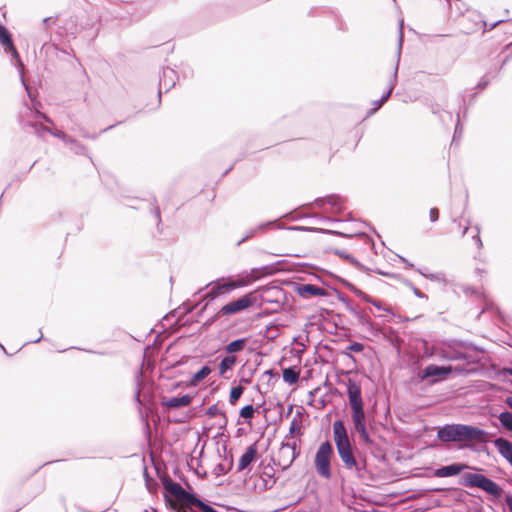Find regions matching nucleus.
<instances>
[{
    "mask_svg": "<svg viewBox=\"0 0 512 512\" xmlns=\"http://www.w3.org/2000/svg\"><path fill=\"white\" fill-rule=\"evenodd\" d=\"M333 436L338 455L348 470H354L359 478L364 477L367 464L366 459L357 461L344 423L336 420L333 423Z\"/></svg>",
    "mask_w": 512,
    "mask_h": 512,
    "instance_id": "obj_1",
    "label": "nucleus"
},
{
    "mask_svg": "<svg viewBox=\"0 0 512 512\" xmlns=\"http://www.w3.org/2000/svg\"><path fill=\"white\" fill-rule=\"evenodd\" d=\"M347 395L351 407V416L354 429L356 432L359 433L360 438L364 443L371 444L372 440L366 429V416L364 412V403L361 395V387L359 384H357L355 381L351 379L348 380Z\"/></svg>",
    "mask_w": 512,
    "mask_h": 512,
    "instance_id": "obj_2",
    "label": "nucleus"
},
{
    "mask_svg": "<svg viewBox=\"0 0 512 512\" xmlns=\"http://www.w3.org/2000/svg\"><path fill=\"white\" fill-rule=\"evenodd\" d=\"M487 433L475 426L464 424H448L440 428L437 437L443 442H485Z\"/></svg>",
    "mask_w": 512,
    "mask_h": 512,
    "instance_id": "obj_3",
    "label": "nucleus"
},
{
    "mask_svg": "<svg viewBox=\"0 0 512 512\" xmlns=\"http://www.w3.org/2000/svg\"><path fill=\"white\" fill-rule=\"evenodd\" d=\"M38 105H40L39 102L32 100V107L25 106L19 113V122L23 129L29 130L39 138H43L45 131H49V128L44 126L42 121L49 124H53V121L38 110Z\"/></svg>",
    "mask_w": 512,
    "mask_h": 512,
    "instance_id": "obj_4",
    "label": "nucleus"
},
{
    "mask_svg": "<svg viewBox=\"0 0 512 512\" xmlns=\"http://www.w3.org/2000/svg\"><path fill=\"white\" fill-rule=\"evenodd\" d=\"M460 485L468 488H479L496 498L502 494V489L497 483L478 473H465L461 477Z\"/></svg>",
    "mask_w": 512,
    "mask_h": 512,
    "instance_id": "obj_5",
    "label": "nucleus"
},
{
    "mask_svg": "<svg viewBox=\"0 0 512 512\" xmlns=\"http://www.w3.org/2000/svg\"><path fill=\"white\" fill-rule=\"evenodd\" d=\"M300 454V440L284 438L275 458V464L287 470Z\"/></svg>",
    "mask_w": 512,
    "mask_h": 512,
    "instance_id": "obj_6",
    "label": "nucleus"
},
{
    "mask_svg": "<svg viewBox=\"0 0 512 512\" xmlns=\"http://www.w3.org/2000/svg\"><path fill=\"white\" fill-rule=\"evenodd\" d=\"M333 454V446L329 441L321 443L316 452L314 465L317 473L324 479H330L332 476L331 458Z\"/></svg>",
    "mask_w": 512,
    "mask_h": 512,
    "instance_id": "obj_7",
    "label": "nucleus"
},
{
    "mask_svg": "<svg viewBox=\"0 0 512 512\" xmlns=\"http://www.w3.org/2000/svg\"><path fill=\"white\" fill-rule=\"evenodd\" d=\"M253 302L254 300L250 295H245L236 301L230 302L222 306L220 310L217 312L216 317L232 315L243 310H246L247 308L253 305Z\"/></svg>",
    "mask_w": 512,
    "mask_h": 512,
    "instance_id": "obj_8",
    "label": "nucleus"
},
{
    "mask_svg": "<svg viewBox=\"0 0 512 512\" xmlns=\"http://www.w3.org/2000/svg\"><path fill=\"white\" fill-rule=\"evenodd\" d=\"M402 43H403V21H401L400 24H399V39H398V50H397L396 65H395L392 77H391V79H390V81L388 83V89H387L386 93L383 94V96L380 98L381 100H383L384 103L390 97V95H391V93H392V91H393V89L395 87V84L397 82L398 66H399V61H400V56H401Z\"/></svg>",
    "mask_w": 512,
    "mask_h": 512,
    "instance_id": "obj_9",
    "label": "nucleus"
},
{
    "mask_svg": "<svg viewBox=\"0 0 512 512\" xmlns=\"http://www.w3.org/2000/svg\"><path fill=\"white\" fill-rule=\"evenodd\" d=\"M177 73L175 70L167 67L162 70L159 80V96H161L162 91L168 92L172 89L177 81Z\"/></svg>",
    "mask_w": 512,
    "mask_h": 512,
    "instance_id": "obj_10",
    "label": "nucleus"
},
{
    "mask_svg": "<svg viewBox=\"0 0 512 512\" xmlns=\"http://www.w3.org/2000/svg\"><path fill=\"white\" fill-rule=\"evenodd\" d=\"M0 43L3 46H5L6 52L10 53L11 56L17 60L19 66L22 68L23 64H22L19 54L13 44L11 35H10L9 31L2 24H0Z\"/></svg>",
    "mask_w": 512,
    "mask_h": 512,
    "instance_id": "obj_11",
    "label": "nucleus"
},
{
    "mask_svg": "<svg viewBox=\"0 0 512 512\" xmlns=\"http://www.w3.org/2000/svg\"><path fill=\"white\" fill-rule=\"evenodd\" d=\"M468 466L463 463H453L451 465L443 466L434 471V476L439 478L452 477L467 469Z\"/></svg>",
    "mask_w": 512,
    "mask_h": 512,
    "instance_id": "obj_12",
    "label": "nucleus"
},
{
    "mask_svg": "<svg viewBox=\"0 0 512 512\" xmlns=\"http://www.w3.org/2000/svg\"><path fill=\"white\" fill-rule=\"evenodd\" d=\"M493 443L499 454L512 466V442L503 437H499L496 438Z\"/></svg>",
    "mask_w": 512,
    "mask_h": 512,
    "instance_id": "obj_13",
    "label": "nucleus"
},
{
    "mask_svg": "<svg viewBox=\"0 0 512 512\" xmlns=\"http://www.w3.org/2000/svg\"><path fill=\"white\" fill-rule=\"evenodd\" d=\"M237 287H239V284L237 282L217 284V285L213 286L212 289L206 294L205 299L210 300V301L214 300L219 295L225 294Z\"/></svg>",
    "mask_w": 512,
    "mask_h": 512,
    "instance_id": "obj_14",
    "label": "nucleus"
},
{
    "mask_svg": "<svg viewBox=\"0 0 512 512\" xmlns=\"http://www.w3.org/2000/svg\"><path fill=\"white\" fill-rule=\"evenodd\" d=\"M297 291L303 298L326 295L325 289L313 284H302L298 287Z\"/></svg>",
    "mask_w": 512,
    "mask_h": 512,
    "instance_id": "obj_15",
    "label": "nucleus"
},
{
    "mask_svg": "<svg viewBox=\"0 0 512 512\" xmlns=\"http://www.w3.org/2000/svg\"><path fill=\"white\" fill-rule=\"evenodd\" d=\"M452 368L450 366L444 367V366H437L434 364L428 365L422 373V378H430V377H439L448 375L451 373Z\"/></svg>",
    "mask_w": 512,
    "mask_h": 512,
    "instance_id": "obj_16",
    "label": "nucleus"
},
{
    "mask_svg": "<svg viewBox=\"0 0 512 512\" xmlns=\"http://www.w3.org/2000/svg\"><path fill=\"white\" fill-rule=\"evenodd\" d=\"M257 448L256 445L253 444L249 446L244 454L240 457L238 464V471H244L256 458Z\"/></svg>",
    "mask_w": 512,
    "mask_h": 512,
    "instance_id": "obj_17",
    "label": "nucleus"
},
{
    "mask_svg": "<svg viewBox=\"0 0 512 512\" xmlns=\"http://www.w3.org/2000/svg\"><path fill=\"white\" fill-rule=\"evenodd\" d=\"M165 490L174 496L178 501H182L187 496V491L184 490L180 484L172 481L171 479L164 481Z\"/></svg>",
    "mask_w": 512,
    "mask_h": 512,
    "instance_id": "obj_18",
    "label": "nucleus"
},
{
    "mask_svg": "<svg viewBox=\"0 0 512 512\" xmlns=\"http://www.w3.org/2000/svg\"><path fill=\"white\" fill-rule=\"evenodd\" d=\"M192 401L189 395H183L181 397H171L163 401V405L169 409H178L181 407L188 406Z\"/></svg>",
    "mask_w": 512,
    "mask_h": 512,
    "instance_id": "obj_19",
    "label": "nucleus"
},
{
    "mask_svg": "<svg viewBox=\"0 0 512 512\" xmlns=\"http://www.w3.org/2000/svg\"><path fill=\"white\" fill-rule=\"evenodd\" d=\"M276 226V221H268L264 223H260L254 228H251L249 231H247L246 235L238 241V245L242 244L243 242L247 241L248 239L255 236L257 233L265 232L269 228H273Z\"/></svg>",
    "mask_w": 512,
    "mask_h": 512,
    "instance_id": "obj_20",
    "label": "nucleus"
},
{
    "mask_svg": "<svg viewBox=\"0 0 512 512\" xmlns=\"http://www.w3.org/2000/svg\"><path fill=\"white\" fill-rule=\"evenodd\" d=\"M316 204L320 207H324L326 204L334 208L335 213H339L343 209L342 200L339 196L330 195L325 198L317 199Z\"/></svg>",
    "mask_w": 512,
    "mask_h": 512,
    "instance_id": "obj_21",
    "label": "nucleus"
},
{
    "mask_svg": "<svg viewBox=\"0 0 512 512\" xmlns=\"http://www.w3.org/2000/svg\"><path fill=\"white\" fill-rule=\"evenodd\" d=\"M236 363L237 358L235 355L227 354L225 357H223L218 365L219 376L226 378V373L232 370Z\"/></svg>",
    "mask_w": 512,
    "mask_h": 512,
    "instance_id": "obj_22",
    "label": "nucleus"
},
{
    "mask_svg": "<svg viewBox=\"0 0 512 512\" xmlns=\"http://www.w3.org/2000/svg\"><path fill=\"white\" fill-rule=\"evenodd\" d=\"M247 342H248L247 338L236 339V340L230 342L229 344H227L224 347V350L229 355H235V354H237L239 352H242L244 350Z\"/></svg>",
    "mask_w": 512,
    "mask_h": 512,
    "instance_id": "obj_23",
    "label": "nucleus"
},
{
    "mask_svg": "<svg viewBox=\"0 0 512 512\" xmlns=\"http://www.w3.org/2000/svg\"><path fill=\"white\" fill-rule=\"evenodd\" d=\"M283 380L289 384L293 385L295 384L299 379V371H297L295 368H286L283 370L282 373Z\"/></svg>",
    "mask_w": 512,
    "mask_h": 512,
    "instance_id": "obj_24",
    "label": "nucleus"
},
{
    "mask_svg": "<svg viewBox=\"0 0 512 512\" xmlns=\"http://www.w3.org/2000/svg\"><path fill=\"white\" fill-rule=\"evenodd\" d=\"M211 373V368L207 365L203 366L198 372L193 374L190 379V384L196 386L200 381L205 379Z\"/></svg>",
    "mask_w": 512,
    "mask_h": 512,
    "instance_id": "obj_25",
    "label": "nucleus"
},
{
    "mask_svg": "<svg viewBox=\"0 0 512 512\" xmlns=\"http://www.w3.org/2000/svg\"><path fill=\"white\" fill-rule=\"evenodd\" d=\"M498 420L502 427L512 433V413L509 411L501 412L498 416Z\"/></svg>",
    "mask_w": 512,
    "mask_h": 512,
    "instance_id": "obj_26",
    "label": "nucleus"
},
{
    "mask_svg": "<svg viewBox=\"0 0 512 512\" xmlns=\"http://www.w3.org/2000/svg\"><path fill=\"white\" fill-rule=\"evenodd\" d=\"M301 433V422L300 420L293 418L290 424L289 433L284 438H288V440H294L293 436L295 434Z\"/></svg>",
    "mask_w": 512,
    "mask_h": 512,
    "instance_id": "obj_27",
    "label": "nucleus"
},
{
    "mask_svg": "<svg viewBox=\"0 0 512 512\" xmlns=\"http://www.w3.org/2000/svg\"><path fill=\"white\" fill-rule=\"evenodd\" d=\"M181 502L196 506L200 509H202L203 506H205V502H203L201 499H199L196 495L188 493L185 498L182 499Z\"/></svg>",
    "mask_w": 512,
    "mask_h": 512,
    "instance_id": "obj_28",
    "label": "nucleus"
},
{
    "mask_svg": "<svg viewBox=\"0 0 512 512\" xmlns=\"http://www.w3.org/2000/svg\"><path fill=\"white\" fill-rule=\"evenodd\" d=\"M67 146L70 148L71 151H73L76 154H84L86 151V148L73 138L69 139Z\"/></svg>",
    "mask_w": 512,
    "mask_h": 512,
    "instance_id": "obj_29",
    "label": "nucleus"
},
{
    "mask_svg": "<svg viewBox=\"0 0 512 512\" xmlns=\"http://www.w3.org/2000/svg\"><path fill=\"white\" fill-rule=\"evenodd\" d=\"M244 388L242 386L233 387L230 391L229 402L234 405L243 394Z\"/></svg>",
    "mask_w": 512,
    "mask_h": 512,
    "instance_id": "obj_30",
    "label": "nucleus"
},
{
    "mask_svg": "<svg viewBox=\"0 0 512 512\" xmlns=\"http://www.w3.org/2000/svg\"><path fill=\"white\" fill-rule=\"evenodd\" d=\"M471 229H472V232H473L472 240L474 241V243H475V245L477 246L478 249H482L483 242H482L481 237H480V232H481L480 226L477 224V225H474Z\"/></svg>",
    "mask_w": 512,
    "mask_h": 512,
    "instance_id": "obj_31",
    "label": "nucleus"
},
{
    "mask_svg": "<svg viewBox=\"0 0 512 512\" xmlns=\"http://www.w3.org/2000/svg\"><path fill=\"white\" fill-rule=\"evenodd\" d=\"M206 414L211 418L220 415L223 418L224 424H226L227 422L225 414L218 408L217 405H212L208 407V409L206 410Z\"/></svg>",
    "mask_w": 512,
    "mask_h": 512,
    "instance_id": "obj_32",
    "label": "nucleus"
},
{
    "mask_svg": "<svg viewBox=\"0 0 512 512\" xmlns=\"http://www.w3.org/2000/svg\"><path fill=\"white\" fill-rule=\"evenodd\" d=\"M254 407L251 404L244 406L240 411V416L244 419H251L254 416Z\"/></svg>",
    "mask_w": 512,
    "mask_h": 512,
    "instance_id": "obj_33",
    "label": "nucleus"
},
{
    "mask_svg": "<svg viewBox=\"0 0 512 512\" xmlns=\"http://www.w3.org/2000/svg\"><path fill=\"white\" fill-rule=\"evenodd\" d=\"M425 278L431 280V281H436V282H439V283H446V278H445V275L443 273H429L428 275H425Z\"/></svg>",
    "mask_w": 512,
    "mask_h": 512,
    "instance_id": "obj_34",
    "label": "nucleus"
},
{
    "mask_svg": "<svg viewBox=\"0 0 512 512\" xmlns=\"http://www.w3.org/2000/svg\"><path fill=\"white\" fill-rule=\"evenodd\" d=\"M46 133H49L51 135H53L54 137H57V138H60L61 140L64 141V143L67 145V143L69 142V139H71V137H69L66 133H64L63 131H52L50 128H49V131H45V134Z\"/></svg>",
    "mask_w": 512,
    "mask_h": 512,
    "instance_id": "obj_35",
    "label": "nucleus"
},
{
    "mask_svg": "<svg viewBox=\"0 0 512 512\" xmlns=\"http://www.w3.org/2000/svg\"><path fill=\"white\" fill-rule=\"evenodd\" d=\"M141 377H142V370L139 369V370H137V373H136L137 391H136L135 398H136L137 401H140L139 398H140Z\"/></svg>",
    "mask_w": 512,
    "mask_h": 512,
    "instance_id": "obj_36",
    "label": "nucleus"
},
{
    "mask_svg": "<svg viewBox=\"0 0 512 512\" xmlns=\"http://www.w3.org/2000/svg\"><path fill=\"white\" fill-rule=\"evenodd\" d=\"M364 349V346L362 343H359V342H354V343H351L348 347H347V350L351 351V352H355V353H359L361 351H363Z\"/></svg>",
    "mask_w": 512,
    "mask_h": 512,
    "instance_id": "obj_37",
    "label": "nucleus"
},
{
    "mask_svg": "<svg viewBox=\"0 0 512 512\" xmlns=\"http://www.w3.org/2000/svg\"><path fill=\"white\" fill-rule=\"evenodd\" d=\"M354 293L357 297L361 298L362 300H364L368 303H370V301L372 299L369 295H367L366 293H364L363 291H361L359 289H355Z\"/></svg>",
    "mask_w": 512,
    "mask_h": 512,
    "instance_id": "obj_38",
    "label": "nucleus"
},
{
    "mask_svg": "<svg viewBox=\"0 0 512 512\" xmlns=\"http://www.w3.org/2000/svg\"><path fill=\"white\" fill-rule=\"evenodd\" d=\"M354 293L357 297L361 298L362 300H364L368 303H370V301L372 299L369 295H367L366 293H364L363 291H361L359 289H355Z\"/></svg>",
    "mask_w": 512,
    "mask_h": 512,
    "instance_id": "obj_39",
    "label": "nucleus"
},
{
    "mask_svg": "<svg viewBox=\"0 0 512 512\" xmlns=\"http://www.w3.org/2000/svg\"><path fill=\"white\" fill-rule=\"evenodd\" d=\"M370 303L375 307L377 308L378 310H384L388 313H392V310L391 308H388V307H383L381 305V302L377 301V300H374V299H371Z\"/></svg>",
    "mask_w": 512,
    "mask_h": 512,
    "instance_id": "obj_40",
    "label": "nucleus"
},
{
    "mask_svg": "<svg viewBox=\"0 0 512 512\" xmlns=\"http://www.w3.org/2000/svg\"><path fill=\"white\" fill-rule=\"evenodd\" d=\"M429 218H430L431 222H436L439 219V211L437 208L430 209Z\"/></svg>",
    "mask_w": 512,
    "mask_h": 512,
    "instance_id": "obj_41",
    "label": "nucleus"
},
{
    "mask_svg": "<svg viewBox=\"0 0 512 512\" xmlns=\"http://www.w3.org/2000/svg\"><path fill=\"white\" fill-rule=\"evenodd\" d=\"M359 322L364 326L372 328V322L367 316L359 315Z\"/></svg>",
    "mask_w": 512,
    "mask_h": 512,
    "instance_id": "obj_42",
    "label": "nucleus"
},
{
    "mask_svg": "<svg viewBox=\"0 0 512 512\" xmlns=\"http://www.w3.org/2000/svg\"><path fill=\"white\" fill-rule=\"evenodd\" d=\"M323 232H326V233H329V234H333V235L342 236V237H346V238H349V237L353 236L352 234H348V233H344V232H340V231H335V230H323Z\"/></svg>",
    "mask_w": 512,
    "mask_h": 512,
    "instance_id": "obj_43",
    "label": "nucleus"
},
{
    "mask_svg": "<svg viewBox=\"0 0 512 512\" xmlns=\"http://www.w3.org/2000/svg\"><path fill=\"white\" fill-rule=\"evenodd\" d=\"M383 104L384 102L381 99L374 101L373 108L371 109V114L376 112Z\"/></svg>",
    "mask_w": 512,
    "mask_h": 512,
    "instance_id": "obj_44",
    "label": "nucleus"
},
{
    "mask_svg": "<svg viewBox=\"0 0 512 512\" xmlns=\"http://www.w3.org/2000/svg\"><path fill=\"white\" fill-rule=\"evenodd\" d=\"M471 221L467 220L466 224L462 227L461 236H464L470 229Z\"/></svg>",
    "mask_w": 512,
    "mask_h": 512,
    "instance_id": "obj_45",
    "label": "nucleus"
},
{
    "mask_svg": "<svg viewBox=\"0 0 512 512\" xmlns=\"http://www.w3.org/2000/svg\"><path fill=\"white\" fill-rule=\"evenodd\" d=\"M21 81H22V84H23V86L25 87V89H26V91H27L28 95H29V96H31V94H30V89H29L28 85L25 83V80H24V74H23V71H21Z\"/></svg>",
    "mask_w": 512,
    "mask_h": 512,
    "instance_id": "obj_46",
    "label": "nucleus"
},
{
    "mask_svg": "<svg viewBox=\"0 0 512 512\" xmlns=\"http://www.w3.org/2000/svg\"><path fill=\"white\" fill-rule=\"evenodd\" d=\"M448 358L451 360H459V359H463L464 355L462 353H456L455 355L449 356Z\"/></svg>",
    "mask_w": 512,
    "mask_h": 512,
    "instance_id": "obj_47",
    "label": "nucleus"
},
{
    "mask_svg": "<svg viewBox=\"0 0 512 512\" xmlns=\"http://www.w3.org/2000/svg\"><path fill=\"white\" fill-rule=\"evenodd\" d=\"M43 23L45 25H50V24H54L55 23V20L52 18V17H47V18H44L43 19Z\"/></svg>",
    "mask_w": 512,
    "mask_h": 512,
    "instance_id": "obj_48",
    "label": "nucleus"
},
{
    "mask_svg": "<svg viewBox=\"0 0 512 512\" xmlns=\"http://www.w3.org/2000/svg\"><path fill=\"white\" fill-rule=\"evenodd\" d=\"M414 294L418 297V298H424L425 295L420 291L418 290L417 288H414Z\"/></svg>",
    "mask_w": 512,
    "mask_h": 512,
    "instance_id": "obj_49",
    "label": "nucleus"
},
{
    "mask_svg": "<svg viewBox=\"0 0 512 512\" xmlns=\"http://www.w3.org/2000/svg\"><path fill=\"white\" fill-rule=\"evenodd\" d=\"M505 403L512 409V396L507 397Z\"/></svg>",
    "mask_w": 512,
    "mask_h": 512,
    "instance_id": "obj_50",
    "label": "nucleus"
},
{
    "mask_svg": "<svg viewBox=\"0 0 512 512\" xmlns=\"http://www.w3.org/2000/svg\"><path fill=\"white\" fill-rule=\"evenodd\" d=\"M461 129L462 128L460 127V124L458 122L457 125H456V128H455V134H457L458 132L460 133ZM455 138H456V135H454L453 141H455Z\"/></svg>",
    "mask_w": 512,
    "mask_h": 512,
    "instance_id": "obj_51",
    "label": "nucleus"
},
{
    "mask_svg": "<svg viewBox=\"0 0 512 512\" xmlns=\"http://www.w3.org/2000/svg\"><path fill=\"white\" fill-rule=\"evenodd\" d=\"M507 505L509 508V512H512V498L511 497L507 498Z\"/></svg>",
    "mask_w": 512,
    "mask_h": 512,
    "instance_id": "obj_52",
    "label": "nucleus"
},
{
    "mask_svg": "<svg viewBox=\"0 0 512 512\" xmlns=\"http://www.w3.org/2000/svg\"><path fill=\"white\" fill-rule=\"evenodd\" d=\"M42 338H43L42 331H41V330H39V337H38L37 339H35L33 342H34V343H37V342H39Z\"/></svg>",
    "mask_w": 512,
    "mask_h": 512,
    "instance_id": "obj_53",
    "label": "nucleus"
},
{
    "mask_svg": "<svg viewBox=\"0 0 512 512\" xmlns=\"http://www.w3.org/2000/svg\"><path fill=\"white\" fill-rule=\"evenodd\" d=\"M155 216L160 221V210H159V208L155 209Z\"/></svg>",
    "mask_w": 512,
    "mask_h": 512,
    "instance_id": "obj_54",
    "label": "nucleus"
},
{
    "mask_svg": "<svg viewBox=\"0 0 512 512\" xmlns=\"http://www.w3.org/2000/svg\"><path fill=\"white\" fill-rule=\"evenodd\" d=\"M401 260L409 267H413V264L409 263L405 258L401 257Z\"/></svg>",
    "mask_w": 512,
    "mask_h": 512,
    "instance_id": "obj_55",
    "label": "nucleus"
},
{
    "mask_svg": "<svg viewBox=\"0 0 512 512\" xmlns=\"http://www.w3.org/2000/svg\"><path fill=\"white\" fill-rule=\"evenodd\" d=\"M417 271L425 277V275H428L429 273H426V271L422 270V269H417Z\"/></svg>",
    "mask_w": 512,
    "mask_h": 512,
    "instance_id": "obj_56",
    "label": "nucleus"
},
{
    "mask_svg": "<svg viewBox=\"0 0 512 512\" xmlns=\"http://www.w3.org/2000/svg\"><path fill=\"white\" fill-rule=\"evenodd\" d=\"M505 372H506L508 375L512 376V368H508V369H506V370H505Z\"/></svg>",
    "mask_w": 512,
    "mask_h": 512,
    "instance_id": "obj_57",
    "label": "nucleus"
},
{
    "mask_svg": "<svg viewBox=\"0 0 512 512\" xmlns=\"http://www.w3.org/2000/svg\"><path fill=\"white\" fill-rule=\"evenodd\" d=\"M324 220H325V221H328V222H335V221H336V220H333V219L328 218V217H327V218H325Z\"/></svg>",
    "mask_w": 512,
    "mask_h": 512,
    "instance_id": "obj_58",
    "label": "nucleus"
},
{
    "mask_svg": "<svg viewBox=\"0 0 512 512\" xmlns=\"http://www.w3.org/2000/svg\"><path fill=\"white\" fill-rule=\"evenodd\" d=\"M82 136L86 137V138H94L93 136H89L88 134H85V133H83Z\"/></svg>",
    "mask_w": 512,
    "mask_h": 512,
    "instance_id": "obj_59",
    "label": "nucleus"
},
{
    "mask_svg": "<svg viewBox=\"0 0 512 512\" xmlns=\"http://www.w3.org/2000/svg\"><path fill=\"white\" fill-rule=\"evenodd\" d=\"M500 22H502V21H501V20H499V21H497L496 23H494V24L492 25V28H493V27H496V25H497L498 23H500Z\"/></svg>",
    "mask_w": 512,
    "mask_h": 512,
    "instance_id": "obj_60",
    "label": "nucleus"
},
{
    "mask_svg": "<svg viewBox=\"0 0 512 512\" xmlns=\"http://www.w3.org/2000/svg\"><path fill=\"white\" fill-rule=\"evenodd\" d=\"M218 469L221 470L222 472H224L223 468H222V465H219L218 466Z\"/></svg>",
    "mask_w": 512,
    "mask_h": 512,
    "instance_id": "obj_61",
    "label": "nucleus"
},
{
    "mask_svg": "<svg viewBox=\"0 0 512 512\" xmlns=\"http://www.w3.org/2000/svg\"><path fill=\"white\" fill-rule=\"evenodd\" d=\"M108 129H112V126H109L108 128L104 129L103 131H106Z\"/></svg>",
    "mask_w": 512,
    "mask_h": 512,
    "instance_id": "obj_62",
    "label": "nucleus"
}]
</instances>
